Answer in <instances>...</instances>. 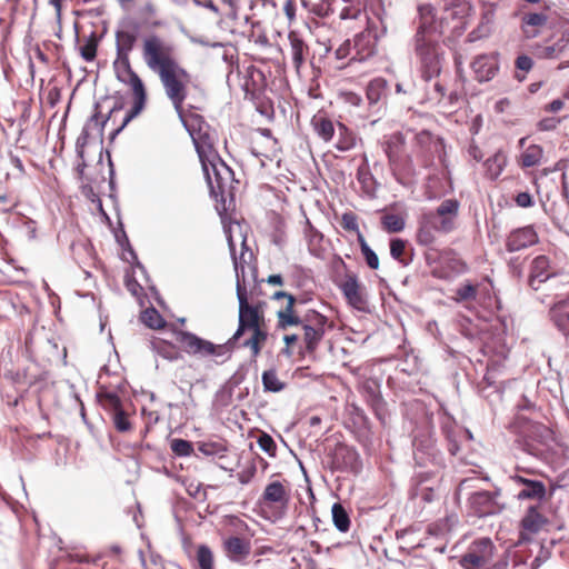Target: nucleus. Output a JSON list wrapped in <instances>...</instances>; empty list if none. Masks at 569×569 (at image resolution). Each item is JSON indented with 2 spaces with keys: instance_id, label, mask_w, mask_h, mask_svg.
I'll use <instances>...</instances> for the list:
<instances>
[{
  "instance_id": "20e7f679",
  "label": "nucleus",
  "mask_w": 569,
  "mask_h": 569,
  "mask_svg": "<svg viewBox=\"0 0 569 569\" xmlns=\"http://www.w3.org/2000/svg\"><path fill=\"white\" fill-rule=\"evenodd\" d=\"M116 79L124 84L131 92L132 106L126 113L122 123L114 129L111 139L118 136L134 118L147 107L148 91L140 76L133 70L131 61L112 63Z\"/></svg>"
},
{
  "instance_id": "f03ea898",
  "label": "nucleus",
  "mask_w": 569,
  "mask_h": 569,
  "mask_svg": "<svg viewBox=\"0 0 569 569\" xmlns=\"http://www.w3.org/2000/svg\"><path fill=\"white\" fill-rule=\"evenodd\" d=\"M415 53L419 70L426 81L441 72L443 53L435 36L432 8H420V22L415 34Z\"/></svg>"
},
{
  "instance_id": "7c9ffc66",
  "label": "nucleus",
  "mask_w": 569,
  "mask_h": 569,
  "mask_svg": "<svg viewBox=\"0 0 569 569\" xmlns=\"http://www.w3.org/2000/svg\"><path fill=\"white\" fill-rule=\"evenodd\" d=\"M508 158L502 150H498L492 157L485 161L486 177L496 180L507 167Z\"/></svg>"
},
{
  "instance_id": "4d7b16f0",
  "label": "nucleus",
  "mask_w": 569,
  "mask_h": 569,
  "mask_svg": "<svg viewBox=\"0 0 569 569\" xmlns=\"http://www.w3.org/2000/svg\"><path fill=\"white\" fill-rule=\"evenodd\" d=\"M257 442H258V446L260 447L261 450L267 452L270 457H276V455H277V445H276L273 438L269 433L262 432L258 437Z\"/></svg>"
},
{
  "instance_id": "c756f323",
  "label": "nucleus",
  "mask_w": 569,
  "mask_h": 569,
  "mask_svg": "<svg viewBox=\"0 0 569 569\" xmlns=\"http://www.w3.org/2000/svg\"><path fill=\"white\" fill-rule=\"evenodd\" d=\"M432 217H427L425 213L419 220L416 240L420 246H431L436 242V232L438 227L432 222Z\"/></svg>"
},
{
  "instance_id": "2f4dec72",
  "label": "nucleus",
  "mask_w": 569,
  "mask_h": 569,
  "mask_svg": "<svg viewBox=\"0 0 569 569\" xmlns=\"http://www.w3.org/2000/svg\"><path fill=\"white\" fill-rule=\"evenodd\" d=\"M388 82L383 78L372 79L366 89V96L370 104H376L387 98Z\"/></svg>"
},
{
  "instance_id": "de8ad7c7",
  "label": "nucleus",
  "mask_w": 569,
  "mask_h": 569,
  "mask_svg": "<svg viewBox=\"0 0 569 569\" xmlns=\"http://www.w3.org/2000/svg\"><path fill=\"white\" fill-rule=\"evenodd\" d=\"M565 44L558 40L551 44L537 48L536 56L540 59H556L565 51Z\"/></svg>"
},
{
  "instance_id": "dca6fc26",
  "label": "nucleus",
  "mask_w": 569,
  "mask_h": 569,
  "mask_svg": "<svg viewBox=\"0 0 569 569\" xmlns=\"http://www.w3.org/2000/svg\"><path fill=\"white\" fill-rule=\"evenodd\" d=\"M500 491H477L469 497V508L477 517H487L500 513L505 505L498 501Z\"/></svg>"
},
{
  "instance_id": "603ef678",
  "label": "nucleus",
  "mask_w": 569,
  "mask_h": 569,
  "mask_svg": "<svg viewBox=\"0 0 569 569\" xmlns=\"http://www.w3.org/2000/svg\"><path fill=\"white\" fill-rule=\"evenodd\" d=\"M122 108H123V103H122V102H118V103H116V104L112 107V109L110 110V112H109L108 117L103 119V118H102V116H101V113L98 111V109H99V104H97V106H96L97 111L92 114V117H91L90 121H91V122H93V123L98 127V129H99V131H100V132H102V131H103L104 126H106V124L108 123V121L111 119L112 114H113V113H116V112H118V111H120V110H122Z\"/></svg>"
},
{
  "instance_id": "79ce46f5",
  "label": "nucleus",
  "mask_w": 569,
  "mask_h": 569,
  "mask_svg": "<svg viewBox=\"0 0 569 569\" xmlns=\"http://www.w3.org/2000/svg\"><path fill=\"white\" fill-rule=\"evenodd\" d=\"M198 450L204 456L223 457L228 449L222 440H206L198 442Z\"/></svg>"
},
{
  "instance_id": "473e14b6",
  "label": "nucleus",
  "mask_w": 569,
  "mask_h": 569,
  "mask_svg": "<svg viewBox=\"0 0 569 569\" xmlns=\"http://www.w3.org/2000/svg\"><path fill=\"white\" fill-rule=\"evenodd\" d=\"M151 347L152 350L163 359L173 361L181 358V352L177 345L164 339L153 338L151 340Z\"/></svg>"
},
{
  "instance_id": "f8f14e48",
  "label": "nucleus",
  "mask_w": 569,
  "mask_h": 569,
  "mask_svg": "<svg viewBox=\"0 0 569 569\" xmlns=\"http://www.w3.org/2000/svg\"><path fill=\"white\" fill-rule=\"evenodd\" d=\"M496 547L488 537L473 540L466 553L461 557L460 565L465 569H481L493 560Z\"/></svg>"
},
{
  "instance_id": "338daca9",
  "label": "nucleus",
  "mask_w": 569,
  "mask_h": 569,
  "mask_svg": "<svg viewBox=\"0 0 569 569\" xmlns=\"http://www.w3.org/2000/svg\"><path fill=\"white\" fill-rule=\"evenodd\" d=\"M254 473H256L254 467H251L247 470H242L238 473V480L240 483L247 485L252 480V478L254 477Z\"/></svg>"
},
{
  "instance_id": "37998d69",
  "label": "nucleus",
  "mask_w": 569,
  "mask_h": 569,
  "mask_svg": "<svg viewBox=\"0 0 569 569\" xmlns=\"http://www.w3.org/2000/svg\"><path fill=\"white\" fill-rule=\"evenodd\" d=\"M332 520L336 528L341 532H347L350 529V518L341 503L332 506Z\"/></svg>"
},
{
  "instance_id": "423d86ee",
  "label": "nucleus",
  "mask_w": 569,
  "mask_h": 569,
  "mask_svg": "<svg viewBox=\"0 0 569 569\" xmlns=\"http://www.w3.org/2000/svg\"><path fill=\"white\" fill-rule=\"evenodd\" d=\"M291 499V486L289 480L272 479L264 487L258 505L268 519L282 518L289 507Z\"/></svg>"
},
{
  "instance_id": "c9c22d12",
  "label": "nucleus",
  "mask_w": 569,
  "mask_h": 569,
  "mask_svg": "<svg viewBox=\"0 0 569 569\" xmlns=\"http://www.w3.org/2000/svg\"><path fill=\"white\" fill-rule=\"evenodd\" d=\"M543 157V150L538 144H530L520 154L518 163L521 168L538 166Z\"/></svg>"
},
{
  "instance_id": "cd10ccee",
  "label": "nucleus",
  "mask_w": 569,
  "mask_h": 569,
  "mask_svg": "<svg viewBox=\"0 0 569 569\" xmlns=\"http://www.w3.org/2000/svg\"><path fill=\"white\" fill-rule=\"evenodd\" d=\"M551 276L550 260L546 256H538L531 262L529 276V286L537 290L539 284L545 282Z\"/></svg>"
},
{
  "instance_id": "13d9d810",
  "label": "nucleus",
  "mask_w": 569,
  "mask_h": 569,
  "mask_svg": "<svg viewBox=\"0 0 569 569\" xmlns=\"http://www.w3.org/2000/svg\"><path fill=\"white\" fill-rule=\"evenodd\" d=\"M363 9L365 7L360 2L348 4L341 9L339 18L341 20L358 19Z\"/></svg>"
},
{
  "instance_id": "ddd939ff",
  "label": "nucleus",
  "mask_w": 569,
  "mask_h": 569,
  "mask_svg": "<svg viewBox=\"0 0 569 569\" xmlns=\"http://www.w3.org/2000/svg\"><path fill=\"white\" fill-rule=\"evenodd\" d=\"M525 450L535 456H542L553 442V431L539 422H530L523 430Z\"/></svg>"
},
{
  "instance_id": "1a4fd4ad",
  "label": "nucleus",
  "mask_w": 569,
  "mask_h": 569,
  "mask_svg": "<svg viewBox=\"0 0 569 569\" xmlns=\"http://www.w3.org/2000/svg\"><path fill=\"white\" fill-rule=\"evenodd\" d=\"M171 331L174 341L179 345L181 350L188 355L200 357H223L230 351V347H228L226 343L214 345L192 332L177 329L173 326Z\"/></svg>"
},
{
  "instance_id": "09e8293b",
  "label": "nucleus",
  "mask_w": 569,
  "mask_h": 569,
  "mask_svg": "<svg viewBox=\"0 0 569 569\" xmlns=\"http://www.w3.org/2000/svg\"><path fill=\"white\" fill-rule=\"evenodd\" d=\"M407 241L402 239H392L390 241V254L391 257L399 261L401 264L407 266L410 262V259L406 253Z\"/></svg>"
},
{
  "instance_id": "8fccbe9b",
  "label": "nucleus",
  "mask_w": 569,
  "mask_h": 569,
  "mask_svg": "<svg viewBox=\"0 0 569 569\" xmlns=\"http://www.w3.org/2000/svg\"><path fill=\"white\" fill-rule=\"evenodd\" d=\"M478 292V286L472 283H465L456 290V297L453 298L457 302L475 300Z\"/></svg>"
},
{
  "instance_id": "f257e3e1",
  "label": "nucleus",
  "mask_w": 569,
  "mask_h": 569,
  "mask_svg": "<svg viewBox=\"0 0 569 569\" xmlns=\"http://www.w3.org/2000/svg\"><path fill=\"white\" fill-rule=\"evenodd\" d=\"M141 57L146 66L159 77L177 113L182 116L191 74L179 62L174 46L159 34H147L141 41Z\"/></svg>"
},
{
  "instance_id": "9d476101",
  "label": "nucleus",
  "mask_w": 569,
  "mask_h": 569,
  "mask_svg": "<svg viewBox=\"0 0 569 569\" xmlns=\"http://www.w3.org/2000/svg\"><path fill=\"white\" fill-rule=\"evenodd\" d=\"M262 308L261 306L249 303L244 293L239 290V325L233 336L226 343L228 347L239 342L247 332V329L266 326Z\"/></svg>"
},
{
  "instance_id": "58836bf2",
  "label": "nucleus",
  "mask_w": 569,
  "mask_h": 569,
  "mask_svg": "<svg viewBox=\"0 0 569 569\" xmlns=\"http://www.w3.org/2000/svg\"><path fill=\"white\" fill-rule=\"evenodd\" d=\"M99 39L96 32L84 39L83 44L79 47L80 56L87 62H92L97 58Z\"/></svg>"
},
{
  "instance_id": "49530a36",
  "label": "nucleus",
  "mask_w": 569,
  "mask_h": 569,
  "mask_svg": "<svg viewBox=\"0 0 569 569\" xmlns=\"http://www.w3.org/2000/svg\"><path fill=\"white\" fill-rule=\"evenodd\" d=\"M358 243L367 266L372 270H377L379 268V258L369 247L362 233H359Z\"/></svg>"
},
{
  "instance_id": "bb28decb",
  "label": "nucleus",
  "mask_w": 569,
  "mask_h": 569,
  "mask_svg": "<svg viewBox=\"0 0 569 569\" xmlns=\"http://www.w3.org/2000/svg\"><path fill=\"white\" fill-rule=\"evenodd\" d=\"M340 288L352 307L357 309L363 308L366 299L356 274H346Z\"/></svg>"
},
{
  "instance_id": "5701e85b",
  "label": "nucleus",
  "mask_w": 569,
  "mask_h": 569,
  "mask_svg": "<svg viewBox=\"0 0 569 569\" xmlns=\"http://www.w3.org/2000/svg\"><path fill=\"white\" fill-rule=\"evenodd\" d=\"M288 40L293 67L299 72L310 54V48L298 31H290Z\"/></svg>"
},
{
  "instance_id": "4468645a",
  "label": "nucleus",
  "mask_w": 569,
  "mask_h": 569,
  "mask_svg": "<svg viewBox=\"0 0 569 569\" xmlns=\"http://www.w3.org/2000/svg\"><path fill=\"white\" fill-rule=\"evenodd\" d=\"M273 300H284V305L277 311V327L286 330L289 327L299 326L303 320V316H299L297 306L305 303L307 300L301 297H295L286 291H276L272 293Z\"/></svg>"
},
{
  "instance_id": "a878e982",
  "label": "nucleus",
  "mask_w": 569,
  "mask_h": 569,
  "mask_svg": "<svg viewBox=\"0 0 569 569\" xmlns=\"http://www.w3.org/2000/svg\"><path fill=\"white\" fill-rule=\"evenodd\" d=\"M549 317L569 345V300L555 303L549 310Z\"/></svg>"
},
{
  "instance_id": "f3484780",
  "label": "nucleus",
  "mask_w": 569,
  "mask_h": 569,
  "mask_svg": "<svg viewBox=\"0 0 569 569\" xmlns=\"http://www.w3.org/2000/svg\"><path fill=\"white\" fill-rule=\"evenodd\" d=\"M549 523L538 506H530L520 520L519 541L530 542Z\"/></svg>"
},
{
  "instance_id": "ea45409f",
  "label": "nucleus",
  "mask_w": 569,
  "mask_h": 569,
  "mask_svg": "<svg viewBox=\"0 0 569 569\" xmlns=\"http://www.w3.org/2000/svg\"><path fill=\"white\" fill-rule=\"evenodd\" d=\"M406 221L401 214L386 213L381 217V227L388 233L401 232L405 229Z\"/></svg>"
},
{
  "instance_id": "a18cd8bd",
  "label": "nucleus",
  "mask_w": 569,
  "mask_h": 569,
  "mask_svg": "<svg viewBox=\"0 0 569 569\" xmlns=\"http://www.w3.org/2000/svg\"><path fill=\"white\" fill-rule=\"evenodd\" d=\"M429 99L436 101L440 106L447 107V106L452 104L456 101L457 94L450 93L447 97L445 86L441 82L437 81L433 84V91L430 94Z\"/></svg>"
},
{
  "instance_id": "bf43d9fd",
  "label": "nucleus",
  "mask_w": 569,
  "mask_h": 569,
  "mask_svg": "<svg viewBox=\"0 0 569 569\" xmlns=\"http://www.w3.org/2000/svg\"><path fill=\"white\" fill-rule=\"evenodd\" d=\"M547 16L541 12H529L522 17V22L529 27L540 28L547 23Z\"/></svg>"
},
{
  "instance_id": "3c124183",
  "label": "nucleus",
  "mask_w": 569,
  "mask_h": 569,
  "mask_svg": "<svg viewBox=\"0 0 569 569\" xmlns=\"http://www.w3.org/2000/svg\"><path fill=\"white\" fill-rule=\"evenodd\" d=\"M197 560L200 569H213V553L208 546L198 547Z\"/></svg>"
},
{
  "instance_id": "c85d7f7f",
  "label": "nucleus",
  "mask_w": 569,
  "mask_h": 569,
  "mask_svg": "<svg viewBox=\"0 0 569 569\" xmlns=\"http://www.w3.org/2000/svg\"><path fill=\"white\" fill-rule=\"evenodd\" d=\"M311 127L317 136L325 142H330L335 136L336 127L326 112L319 111L311 119Z\"/></svg>"
},
{
  "instance_id": "6e6552de",
  "label": "nucleus",
  "mask_w": 569,
  "mask_h": 569,
  "mask_svg": "<svg viewBox=\"0 0 569 569\" xmlns=\"http://www.w3.org/2000/svg\"><path fill=\"white\" fill-rule=\"evenodd\" d=\"M202 170L204 172L210 193L216 199L220 197L221 201H226V197H232L233 196V189H234V173L231 170L229 166L226 164V162L220 158V156L217 158V160H210L208 162V166L202 167Z\"/></svg>"
},
{
  "instance_id": "2eb2a0df",
  "label": "nucleus",
  "mask_w": 569,
  "mask_h": 569,
  "mask_svg": "<svg viewBox=\"0 0 569 569\" xmlns=\"http://www.w3.org/2000/svg\"><path fill=\"white\" fill-rule=\"evenodd\" d=\"M460 203L457 199L443 200L435 211L425 213L432 217V222L438 227V232L450 233L457 227Z\"/></svg>"
},
{
  "instance_id": "a19ab883",
  "label": "nucleus",
  "mask_w": 569,
  "mask_h": 569,
  "mask_svg": "<svg viewBox=\"0 0 569 569\" xmlns=\"http://www.w3.org/2000/svg\"><path fill=\"white\" fill-rule=\"evenodd\" d=\"M303 7L319 18H327L333 13V0H319L317 2L302 1Z\"/></svg>"
},
{
  "instance_id": "774afa93",
  "label": "nucleus",
  "mask_w": 569,
  "mask_h": 569,
  "mask_svg": "<svg viewBox=\"0 0 569 569\" xmlns=\"http://www.w3.org/2000/svg\"><path fill=\"white\" fill-rule=\"evenodd\" d=\"M468 154L473 159L476 160L477 162L481 161L482 158H483V152L481 151V149L479 148V146H477L475 143V141H472L469 147H468Z\"/></svg>"
},
{
  "instance_id": "a211bd4d",
  "label": "nucleus",
  "mask_w": 569,
  "mask_h": 569,
  "mask_svg": "<svg viewBox=\"0 0 569 569\" xmlns=\"http://www.w3.org/2000/svg\"><path fill=\"white\" fill-rule=\"evenodd\" d=\"M189 132L194 143L201 166L206 167L210 160H217L219 154L214 149V141L209 132V127L206 126V128H203L202 126H199L197 131L189 129Z\"/></svg>"
},
{
  "instance_id": "69168bd1",
  "label": "nucleus",
  "mask_w": 569,
  "mask_h": 569,
  "mask_svg": "<svg viewBox=\"0 0 569 569\" xmlns=\"http://www.w3.org/2000/svg\"><path fill=\"white\" fill-rule=\"evenodd\" d=\"M515 202L518 207H521V208H529L533 204V199H532V196L527 192V191H523V192H519L516 197H515Z\"/></svg>"
},
{
  "instance_id": "f704fd0d",
  "label": "nucleus",
  "mask_w": 569,
  "mask_h": 569,
  "mask_svg": "<svg viewBox=\"0 0 569 569\" xmlns=\"http://www.w3.org/2000/svg\"><path fill=\"white\" fill-rule=\"evenodd\" d=\"M337 130L338 139L335 144L337 150L345 152L353 149L357 143L356 133L342 122L337 123Z\"/></svg>"
},
{
  "instance_id": "680f3d73",
  "label": "nucleus",
  "mask_w": 569,
  "mask_h": 569,
  "mask_svg": "<svg viewBox=\"0 0 569 569\" xmlns=\"http://www.w3.org/2000/svg\"><path fill=\"white\" fill-rule=\"evenodd\" d=\"M113 415V422L118 431H128L131 429V423L128 419L127 413L123 411V409L118 410Z\"/></svg>"
},
{
  "instance_id": "0e129e2a",
  "label": "nucleus",
  "mask_w": 569,
  "mask_h": 569,
  "mask_svg": "<svg viewBox=\"0 0 569 569\" xmlns=\"http://www.w3.org/2000/svg\"><path fill=\"white\" fill-rule=\"evenodd\" d=\"M351 54V42L346 40L335 51V57L338 61L347 59Z\"/></svg>"
},
{
  "instance_id": "72a5a7b5",
  "label": "nucleus",
  "mask_w": 569,
  "mask_h": 569,
  "mask_svg": "<svg viewBox=\"0 0 569 569\" xmlns=\"http://www.w3.org/2000/svg\"><path fill=\"white\" fill-rule=\"evenodd\" d=\"M547 497V488L542 481L533 480L517 493L518 500L542 501Z\"/></svg>"
},
{
  "instance_id": "393cba45",
  "label": "nucleus",
  "mask_w": 569,
  "mask_h": 569,
  "mask_svg": "<svg viewBox=\"0 0 569 569\" xmlns=\"http://www.w3.org/2000/svg\"><path fill=\"white\" fill-rule=\"evenodd\" d=\"M223 550L227 557L233 562H243L251 551L249 540L233 536L223 541Z\"/></svg>"
},
{
  "instance_id": "c03bdc74",
  "label": "nucleus",
  "mask_w": 569,
  "mask_h": 569,
  "mask_svg": "<svg viewBox=\"0 0 569 569\" xmlns=\"http://www.w3.org/2000/svg\"><path fill=\"white\" fill-rule=\"evenodd\" d=\"M142 322L151 329H163L167 323L156 308H147L141 313Z\"/></svg>"
},
{
  "instance_id": "aec40b11",
  "label": "nucleus",
  "mask_w": 569,
  "mask_h": 569,
  "mask_svg": "<svg viewBox=\"0 0 569 569\" xmlns=\"http://www.w3.org/2000/svg\"><path fill=\"white\" fill-rule=\"evenodd\" d=\"M234 268L237 272V297L239 298V290L244 293L247 301L254 306H264V301H262L261 297L263 296L261 284L264 282L263 279L258 280L256 277L253 278V284L248 289L246 279H244V267L239 263L237 258L233 257Z\"/></svg>"
},
{
  "instance_id": "e433bc0d",
  "label": "nucleus",
  "mask_w": 569,
  "mask_h": 569,
  "mask_svg": "<svg viewBox=\"0 0 569 569\" xmlns=\"http://www.w3.org/2000/svg\"><path fill=\"white\" fill-rule=\"evenodd\" d=\"M261 380L266 392H280L287 387V383L279 379L276 369L263 371Z\"/></svg>"
},
{
  "instance_id": "052dcab7",
  "label": "nucleus",
  "mask_w": 569,
  "mask_h": 569,
  "mask_svg": "<svg viewBox=\"0 0 569 569\" xmlns=\"http://www.w3.org/2000/svg\"><path fill=\"white\" fill-rule=\"evenodd\" d=\"M309 249L312 253H316L317 247L322 241V233H320L317 229H315L309 221H307V231H306Z\"/></svg>"
},
{
  "instance_id": "5fc2aeb1",
  "label": "nucleus",
  "mask_w": 569,
  "mask_h": 569,
  "mask_svg": "<svg viewBox=\"0 0 569 569\" xmlns=\"http://www.w3.org/2000/svg\"><path fill=\"white\" fill-rule=\"evenodd\" d=\"M284 348L282 353L291 358L297 356L298 347L301 345V338L298 335H284L283 336Z\"/></svg>"
},
{
  "instance_id": "0eeeda50",
  "label": "nucleus",
  "mask_w": 569,
  "mask_h": 569,
  "mask_svg": "<svg viewBox=\"0 0 569 569\" xmlns=\"http://www.w3.org/2000/svg\"><path fill=\"white\" fill-rule=\"evenodd\" d=\"M302 329L301 345L298 347L297 356L299 358H315L317 349L322 341L327 328H331L329 320L322 313L316 310H308L300 322Z\"/></svg>"
},
{
  "instance_id": "7ed1b4c3",
  "label": "nucleus",
  "mask_w": 569,
  "mask_h": 569,
  "mask_svg": "<svg viewBox=\"0 0 569 569\" xmlns=\"http://www.w3.org/2000/svg\"><path fill=\"white\" fill-rule=\"evenodd\" d=\"M116 79L124 84L131 92L132 106L126 113L122 123L114 129L111 139L118 136L134 118L147 107L148 91L140 76L133 70L131 61L112 63Z\"/></svg>"
},
{
  "instance_id": "e2e57ef3",
  "label": "nucleus",
  "mask_w": 569,
  "mask_h": 569,
  "mask_svg": "<svg viewBox=\"0 0 569 569\" xmlns=\"http://www.w3.org/2000/svg\"><path fill=\"white\" fill-rule=\"evenodd\" d=\"M515 66H516L517 70L523 71L527 73L532 69L533 60L529 56L521 54V56L517 57V59L515 61Z\"/></svg>"
},
{
  "instance_id": "4c0bfd02",
  "label": "nucleus",
  "mask_w": 569,
  "mask_h": 569,
  "mask_svg": "<svg viewBox=\"0 0 569 569\" xmlns=\"http://www.w3.org/2000/svg\"><path fill=\"white\" fill-rule=\"evenodd\" d=\"M97 399L99 405L107 411L114 413L118 410L122 409L121 400L119 396L111 391H100L97 395Z\"/></svg>"
},
{
  "instance_id": "39448f33",
  "label": "nucleus",
  "mask_w": 569,
  "mask_h": 569,
  "mask_svg": "<svg viewBox=\"0 0 569 569\" xmlns=\"http://www.w3.org/2000/svg\"><path fill=\"white\" fill-rule=\"evenodd\" d=\"M389 167L396 180L407 186L416 176V167L411 156L406 152V139L401 132L392 133L383 144Z\"/></svg>"
},
{
  "instance_id": "412c9836",
  "label": "nucleus",
  "mask_w": 569,
  "mask_h": 569,
  "mask_svg": "<svg viewBox=\"0 0 569 569\" xmlns=\"http://www.w3.org/2000/svg\"><path fill=\"white\" fill-rule=\"evenodd\" d=\"M471 69L479 82L490 81L499 71L498 54L478 56L471 63Z\"/></svg>"
},
{
  "instance_id": "6ab92c4d",
  "label": "nucleus",
  "mask_w": 569,
  "mask_h": 569,
  "mask_svg": "<svg viewBox=\"0 0 569 569\" xmlns=\"http://www.w3.org/2000/svg\"><path fill=\"white\" fill-rule=\"evenodd\" d=\"M116 58L112 63L129 62L131 52L138 41L137 28L124 27L118 29L114 33Z\"/></svg>"
},
{
  "instance_id": "b1692460",
  "label": "nucleus",
  "mask_w": 569,
  "mask_h": 569,
  "mask_svg": "<svg viewBox=\"0 0 569 569\" xmlns=\"http://www.w3.org/2000/svg\"><path fill=\"white\" fill-rule=\"evenodd\" d=\"M247 332L250 333V337L243 340L241 338L236 345H238V347L248 348L251 352V357L256 359L268 340L267 325L249 328L247 329Z\"/></svg>"
},
{
  "instance_id": "9b49d317",
  "label": "nucleus",
  "mask_w": 569,
  "mask_h": 569,
  "mask_svg": "<svg viewBox=\"0 0 569 569\" xmlns=\"http://www.w3.org/2000/svg\"><path fill=\"white\" fill-rule=\"evenodd\" d=\"M441 148L442 140L428 130H421L413 138L412 153L421 168L431 167Z\"/></svg>"
},
{
  "instance_id": "4be33fe9",
  "label": "nucleus",
  "mask_w": 569,
  "mask_h": 569,
  "mask_svg": "<svg viewBox=\"0 0 569 569\" xmlns=\"http://www.w3.org/2000/svg\"><path fill=\"white\" fill-rule=\"evenodd\" d=\"M538 242V234L532 227H525L512 231L507 240L506 248L509 252L519 251Z\"/></svg>"
},
{
  "instance_id": "864d4df0",
  "label": "nucleus",
  "mask_w": 569,
  "mask_h": 569,
  "mask_svg": "<svg viewBox=\"0 0 569 569\" xmlns=\"http://www.w3.org/2000/svg\"><path fill=\"white\" fill-rule=\"evenodd\" d=\"M170 448L179 457H189L193 452L192 443L184 439L171 440Z\"/></svg>"
},
{
  "instance_id": "6e6d98bb",
  "label": "nucleus",
  "mask_w": 569,
  "mask_h": 569,
  "mask_svg": "<svg viewBox=\"0 0 569 569\" xmlns=\"http://www.w3.org/2000/svg\"><path fill=\"white\" fill-rule=\"evenodd\" d=\"M340 226L347 231L356 232L357 239L359 238L361 232L359 230L358 217L352 211L345 212L341 216Z\"/></svg>"
}]
</instances>
